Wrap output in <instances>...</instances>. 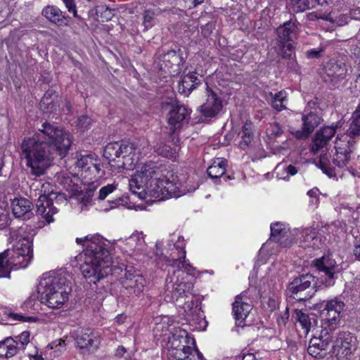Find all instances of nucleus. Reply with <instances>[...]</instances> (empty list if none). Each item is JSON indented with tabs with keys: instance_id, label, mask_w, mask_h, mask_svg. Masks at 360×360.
I'll return each instance as SVG.
<instances>
[{
	"instance_id": "f257e3e1",
	"label": "nucleus",
	"mask_w": 360,
	"mask_h": 360,
	"mask_svg": "<svg viewBox=\"0 0 360 360\" xmlns=\"http://www.w3.org/2000/svg\"><path fill=\"white\" fill-rule=\"evenodd\" d=\"M129 185L131 192L140 198L149 193L160 200L179 198L198 187V184L192 182L186 174L167 172L165 175L162 167L152 162L145 164L129 180Z\"/></svg>"
},
{
	"instance_id": "f03ea898",
	"label": "nucleus",
	"mask_w": 360,
	"mask_h": 360,
	"mask_svg": "<svg viewBox=\"0 0 360 360\" xmlns=\"http://www.w3.org/2000/svg\"><path fill=\"white\" fill-rule=\"evenodd\" d=\"M76 243L84 247V259L81 271L89 283L96 284L110 271L111 246L99 235L77 238Z\"/></svg>"
},
{
	"instance_id": "7ed1b4c3",
	"label": "nucleus",
	"mask_w": 360,
	"mask_h": 360,
	"mask_svg": "<svg viewBox=\"0 0 360 360\" xmlns=\"http://www.w3.org/2000/svg\"><path fill=\"white\" fill-rule=\"evenodd\" d=\"M360 136V105L354 112L352 122L347 133L338 134L335 141L333 155L325 153L319 158L321 169L329 177L336 176V167L343 169L351 159L356 137Z\"/></svg>"
},
{
	"instance_id": "20e7f679",
	"label": "nucleus",
	"mask_w": 360,
	"mask_h": 360,
	"mask_svg": "<svg viewBox=\"0 0 360 360\" xmlns=\"http://www.w3.org/2000/svg\"><path fill=\"white\" fill-rule=\"evenodd\" d=\"M174 247L178 252L177 258L171 255L172 259L169 262L170 266L177 268V269L174 270L172 275H169L165 281V300L167 302H171L187 297L188 294L191 293L193 287L192 283L184 281L183 278L180 279L182 274L181 269H184L188 273L193 269V266L185 260V243L182 237H179Z\"/></svg>"
},
{
	"instance_id": "39448f33",
	"label": "nucleus",
	"mask_w": 360,
	"mask_h": 360,
	"mask_svg": "<svg viewBox=\"0 0 360 360\" xmlns=\"http://www.w3.org/2000/svg\"><path fill=\"white\" fill-rule=\"evenodd\" d=\"M21 158L36 176L42 175L50 164L51 152L37 136L25 139L21 143Z\"/></svg>"
},
{
	"instance_id": "423d86ee",
	"label": "nucleus",
	"mask_w": 360,
	"mask_h": 360,
	"mask_svg": "<svg viewBox=\"0 0 360 360\" xmlns=\"http://www.w3.org/2000/svg\"><path fill=\"white\" fill-rule=\"evenodd\" d=\"M34 134L51 153L55 151L61 156L67 154L72 143L68 131L48 122H44Z\"/></svg>"
},
{
	"instance_id": "0eeeda50",
	"label": "nucleus",
	"mask_w": 360,
	"mask_h": 360,
	"mask_svg": "<svg viewBox=\"0 0 360 360\" xmlns=\"http://www.w3.org/2000/svg\"><path fill=\"white\" fill-rule=\"evenodd\" d=\"M167 357L169 360H203L202 354L195 347V340L185 330H176L169 338Z\"/></svg>"
},
{
	"instance_id": "6e6552de",
	"label": "nucleus",
	"mask_w": 360,
	"mask_h": 360,
	"mask_svg": "<svg viewBox=\"0 0 360 360\" xmlns=\"http://www.w3.org/2000/svg\"><path fill=\"white\" fill-rule=\"evenodd\" d=\"M24 232L21 227L18 230L12 231L10 233L12 240H15L13 244V254L11 255L9 252L8 256L11 269L13 267L25 268L32 259V243L30 238L22 236Z\"/></svg>"
},
{
	"instance_id": "1a4fd4ad",
	"label": "nucleus",
	"mask_w": 360,
	"mask_h": 360,
	"mask_svg": "<svg viewBox=\"0 0 360 360\" xmlns=\"http://www.w3.org/2000/svg\"><path fill=\"white\" fill-rule=\"evenodd\" d=\"M316 285L315 277L310 274H306L294 278L289 284L288 290L294 299L305 301L315 294Z\"/></svg>"
},
{
	"instance_id": "9d476101",
	"label": "nucleus",
	"mask_w": 360,
	"mask_h": 360,
	"mask_svg": "<svg viewBox=\"0 0 360 360\" xmlns=\"http://www.w3.org/2000/svg\"><path fill=\"white\" fill-rule=\"evenodd\" d=\"M191 110L186 105L179 101H174L169 105L167 120V130L166 133L169 136H173L177 133L184 123L190 120Z\"/></svg>"
},
{
	"instance_id": "9b49d317",
	"label": "nucleus",
	"mask_w": 360,
	"mask_h": 360,
	"mask_svg": "<svg viewBox=\"0 0 360 360\" xmlns=\"http://www.w3.org/2000/svg\"><path fill=\"white\" fill-rule=\"evenodd\" d=\"M185 60L181 49H171L160 56L158 66L160 70L170 76H176L181 72Z\"/></svg>"
},
{
	"instance_id": "f8f14e48",
	"label": "nucleus",
	"mask_w": 360,
	"mask_h": 360,
	"mask_svg": "<svg viewBox=\"0 0 360 360\" xmlns=\"http://www.w3.org/2000/svg\"><path fill=\"white\" fill-rule=\"evenodd\" d=\"M70 281L64 272L44 274L37 288L40 300L48 297V295H53V293L58 291V288L65 286L64 285Z\"/></svg>"
},
{
	"instance_id": "ddd939ff",
	"label": "nucleus",
	"mask_w": 360,
	"mask_h": 360,
	"mask_svg": "<svg viewBox=\"0 0 360 360\" xmlns=\"http://www.w3.org/2000/svg\"><path fill=\"white\" fill-rule=\"evenodd\" d=\"M333 225H326L321 226L320 229L319 226H314V225L304 228L299 231L297 234L300 245L304 248H311L313 249H320L323 246V233L326 231L330 233L333 231Z\"/></svg>"
},
{
	"instance_id": "4468645a",
	"label": "nucleus",
	"mask_w": 360,
	"mask_h": 360,
	"mask_svg": "<svg viewBox=\"0 0 360 360\" xmlns=\"http://www.w3.org/2000/svg\"><path fill=\"white\" fill-rule=\"evenodd\" d=\"M75 165L81 169V175L88 184L94 183L103 174L99 160L92 155L77 156Z\"/></svg>"
},
{
	"instance_id": "2eb2a0df",
	"label": "nucleus",
	"mask_w": 360,
	"mask_h": 360,
	"mask_svg": "<svg viewBox=\"0 0 360 360\" xmlns=\"http://www.w3.org/2000/svg\"><path fill=\"white\" fill-rule=\"evenodd\" d=\"M297 25L292 20L287 21L277 28L278 37V46L281 49V56L284 58H289L293 52V46L290 43L296 35Z\"/></svg>"
},
{
	"instance_id": "dca6fc26",
	"label": "nucleus",
	"mask_w": 360,
	"mask_h": 360,
	"mask_svg": "<svg viewBox=\"0 0 360 360\" xmlns=\"http://www.w3.org/2000/svg\"><path fill=\"white\" fill-rule=\"evenodd\" d=\"M314 265L321 275L322 283L326 286H332L335 282V274L338 272V266L331 255H323L316 259Z\"/></svg>"
},
{
	"instance_id": "f3484780",
	"label": "nucleus",
	"mask_w": 360,
	"mask_h": 360,
	"mask_svg": "<svg viewBox=\"0 0 360 360\" xmlns=\"http://www.w3.org/2000/svg\"><path fill=\"white\" fill-rule=\"evenodd\" d=\"M345 306V303L337 297L326 301L322 314L324 316L325 324L330 330H334L339 324Z\"/></svg>"
},
{
	"instance_id": "a211bd4d",
	"label": "nucleus",
	"mask_w": 360,
	"mask_h": 360,
	"mask_svg": "<svg viewBox=\"0 0 360 360\" xmlns=\"http://www.w3.org/2000/svg\"><path fill=\"white\" fill-rule=\"evenodd\" d=\"M337 124L324 126L316 131L310 146V151L313 154H317L321 150L328 146L337 131Z\"/></svg>"
},
{
	"instance_id": "6ab92c4d",
	"label": "nucleus",
	"mask_w": 360,
	"mask_h": 360,
	"mask_svg": "<svg viewBox=\"0 0 360 360\" xmlns=\"http://www.w3.org/2000/svg\"><path fill=\"white\" fill-rule=\"evenodd\" d=\"M75 342L80 349L94 352L98 349L101 341L98 333L91 328H85L77 332Z\"/></svg>"
},
{
	"instance_id": "aec40b11",
	"label": "nucleus",
	"mask_w": 360,
	"mask_h": 360,
	"mask_svg": "<svg viewBox=\"0 0 360 360\" xmlns=\"http://www.w3.org/2000/svg\"><path fill=\"white\" fill-rule=\"evenodd\" d=\"M232 305L236 325L238 327H244L245 320L252 309V304L248 302V298L245 295L240 294L236 297Z\"/></svg>"
},
{
	"instance_id": "412c9836",
	"label": "nucleus",
	"mask_w": 360,
	"mask_h": 360,
	"mask_svg": "<svg viewBox=\"0 0 360 360\" xmlns=\"http://www.w3.org/2000/svg\"><path fill=\"white\" fill-rule=\"evenodd\" d=\"M356 338L349 332H342L338 334L333 345V353L335 355L347 356L355 349Z\"/></svg>"
},
{
	"instance_id": "4be33fe9",
	"label": "nucleus",
	"mask_w": 360,
	"mask_h": 360,
	"mask_svg": "<svg viewBox=\"0 0 360 360\" xmlns=\"http://www.w3.org/2000/svg\"><path fill=\"white\" fill-rule=\"evenodd\" d=\"M123 286L131 293L139 294L143 290L146 281L143 276L132 267H127L122 280Z\"/></svg>"
},
{
	"instance_id": "5701e85b",
	"label": "nucleus",
	"mask_w": 360,
	"mask_h": 360,
	"mask_svg": "<svg viewBox=\"0 0 360 360\" xmlns=\"http://www.w3.org/2000/svg\"><path fill=\"white\" fill-rule=\"evenodd\" d=\"M222 108V102L217 94L207 86V99L205 103L200 106V112L207 117L216 116Z\"/></svg>"
},
{
	"instance_id": "b1692460",
	"label": "nucleus",
	"mask_w": 360,
	"mask_h": 360,
	"mask_svg": "<svg viewBox=\"0 0 360 360\" xmlns=\"http://www.w3.org/2000/svg\"><path fill=\"white\" fill-rule=\"evenodd\" d=\"M64 285L63 287H60V288H58V291L53 293V295H48V297L41 300V302L46 304L49 308H60L68 300V295L72 290L70 281Z\"/></svg>"
},
{
	"instance_id": "393cba45",
	"label": "nucleus",
	"mask_w": 360,
	"mask_h": 360,
	"mask_svg": "<svg viewBox=\"0 0 360 360\" xmlns=\"http://www.w3.org/2000/svg\"><path fill=\"white\" fill-rule=\"evenodd\" d=\"M37 212L41 218L50 224L53 221V216L58 212V209L53 205V200L46 194H40L36 202Z\"/></svg>"
},
{
	"instance_id": "a878e982",
	"label": "nucleus",
	"mask_w": 360,
	"mask_h": 360,
	"mask_svg": "<svg viewBox=\"0 0 360 360\" xmlns=\"http://www.w3.org/2000/svg\"><path fill=\"white\" fill-rule=\"evenodd\" d=\"M302 120V131L297 132V137L303 139L307 138L322 121L321 117L316 111L304 112Z\"/></svg>"
},
{
	"instance_id": "bb28decb",
	"label": "nucleus",
	"mask_w": 360,
	"mask_h": 360,
	"mask_svg": "<svg viewBox=\"0 0 360 360\" xmlns=\"http://www.w3.org/2000/svg\"><path fill=\"white\" fill-rule=\"evenodd\" d=\"M12 212L17 218L29 219L34 214L32 212L33 205L28 199L20 198H15L11 202Z\"/></svg>"
},
{
	"instance_id": "cd10ccee",
	"label": "nucleus",
	"mask_w": 360,
	"mask_h": 360,
	"mask_svg": "<svg viewBox=\"0 0 360 360\" xmlns=\"http://www.w3.org/2000/svg\"><path fill=\"white\" fill-rule=\"evenodd\" d=\"M196 75V72H192L181 76L179 83L180 94L187 96L200 84L201 80Z\"/></svg>"
},
{
	"instance_id": "c85d7f7f",
	"label": "nucleus",
	"mask_w": 360,
	"mask_h": 360,
	"mask_svg": "<svg viewBox=\"0 0 360 360\" xmlns=\"http://www.w3.org/2000/svg\"><path fill=\"white\" fill-rule=\"evenodd\" d=\"M227 160L223 158H217L212 165L207 168V172L208 176L214 180L223 179L225 181L231 179L230 176L224 175Z\"/></svg>"
},
{
	"instance_id": "c756f323",
	"label": "nucleus",
	"mask_w": 360,
	"mask_h": 360,
	"mask_svg": "<svg viewBox=\"0 0 360 360\" xmlns=\"http://www.w3.org/2000/svg\"><path fill=\"white\" fill-rule=\"evenodd\" d=\"M120 150V156L125 158L128 155L133 154L146 153V150H144V146L142 148L141 147L145 144L144 141H138L134 142H130L129 141H119Z\"/></svg>"
},
{
	"instance_id": "7c9ffc66",
	"label": "nucleus",
	"mask_w": 360,
	"mask_h": 360,
	"mask_svg": "<svg viewBox=\"0 0 360 360\" xmlns=\"http://www.w3.org/2000/svg\"><path fill=\"white\" fill-rule=\"evenodd\" d=\"M20 351L18 340L8 337L0 341V357L9 359L14 356Z\"/></svg>"
},
{
	"instance_id": "2f4dec72",
	"label": "nucleus",
	"mask_w": 360,
	"mask_h": 360,
	"mask_svg": "<svg viewBox=\"0 0 360 360\" xmlns=\"http://www.w3.org/2000/svg\"><path fill=\"white\" fill-rule=\"evenodd\" d=\"M240 141L238 143V147L243 150L249 149L254 139V132L251 122H245L239 133Z\"/></svg>"
},
{
	"instance_id": "473e14b6",
	"label": "nucleus",
	"mask_w": 360,
	"mask_h": 360,
	"mask_svg": "<svg viewBox=\"0 0 360 360\" xmlns=\"http://www.w3.org/2000/svg\"><path fill=\"white\" fill-rule=\"evenodd\" d=\"M329 345V341L327 338L323 339L321 338H313L310 340L309 345L308 347V353L317 358L322 356L321 354V351H326Z\"/></svg>"
},
{
	"instance_id": "72a5a7b5",
	"label": "nucleus",
	"mask_w": 360,
	"mask_h": 360,
	"mask_svg": "<svg viewBox=\"0 0 360 360\" xmlns=\"http://www.w3.org/2000/svg\"><path fill=\"white\" fill-rule=\"evenodd\" d=\"M41 14L47 20L54 24L61 25L64 23L65 17L62 11L55 6H45L41 11Z\"/></svg>"
},
{
	"instance_id": "f704fd0d",
	"label": "nucleus",
	"mask_w": 360,
	"mask_h": 360,
	"mask_svg": "<svg viewBox=\"0 0 360 360\" xmlns=\"http://www.w3.org/2000/svg\"><path fill=\"white\" fill-rule=\"evenodd\" d=\"M326 74L331 79H342L347 74L346 65L343 63H330L326 68Z\"/></svg>"
},
{
	"instance_id": "c9c22d12",
	"label": "nucleus",
	"mask_w": 360,
	"mask_h": 360,
	"mask_svg": "<svg viewBox=\"0 0 360 360\" xmlns=\"http://www.w3.org/2000/svg\"><path fill=\"white\" fill-rule=\"evenodd\" d=\"M266 99L269 102H271V106L275 110L277 111H281L285 108L284 102L287 100V93L284 90L275 94L269 92L266 96Z\"/></svg>"
},
{
	"instance_id": "e433bc0d",
	"label": "nucleus",
	"mask_w": 360,
	"mask_h": 360,
	"mask_svg": "<svg viewBox=\"0 0 360 360\" xmlns=\"http://www.w3.org/2000/svg\"><path fill=\"white\" fill-rule=\"evenodd\" d=\"M160 9L155 6L146 7L143 11V24L144 30H147L155 23V18L159 14Z\"/></svg>"
},
{
	"instance_id": "4c0bfd02",
	"label": "nucleus",
	"mask_w": 360,
	"mask_h": 360,
	"mask_svg": "<svg viewBox=\"0 0 360 360\" xmlns=\"http://www.w3.org/2000/svg\"><path fill=\"white\" fill-rule=\"evenodd\" d=\"M287 233L288 230L284 224L276 222L271 225V240L276 243H281V239L283 238Z\"/></svg>"
},
{
	"instance_id": "58836bf2",
	"label": "nucleus",
	"mask_w": 360,
	"mask_h": 360,
	"mask_svg": "<svg viewBox=\"0 0 360 360\" xmlns=\"http://www.w3.org/2000/svg\"><path fill=\"white\" fill-rule=\"evenodd\" d=\"M9 250H5L0 253V278L11 277V267L8 259Z\"/></svg>"
},
{
	"instance_id": "ea45409f",
	"label": "nucleus",
	"mask_w": 360,
	"mask_h": 360,
	"mask_svg": "<svg viewBox=\"0 0 360 360\" xmlns=\"http://www.w3.org/2000/svg\"><path fill=\"white\" fill-rule=\"evenodd\" d=\"M119 141L111 142L106 145L103 151V155L110 161L115 160L120 156V150Z\"/></svg>"
},
{
	"instance_id": "a19ab883",
	"label": "nucleus",
	"mask_w": 360,
	"mask_h": 360,
	"mask_svg": "<svg viewBox=\"0 0 360 360\" xmlns=\"http://www.w3.org/2000/svg\"><path fill=\"white\" fill-rule=\"evenodd\" d=\"M276 170L277 171V175H281L280 178L283 179H288L290 176L296 174L298 172V169L292 165H285L282 164L278 165Z\"/></svg>"
},
{
	"instance_id": "79ce46f5",
	"label": "nucleus",
	"mask_w": 360,
	"mask_h": 360,
	"mask_svg": "<svg viewBox=\"0 0 360 360\" xmlns=\"http://www.w3.org/2000/svg\"><path fill=\"white\" fill-rule=\"evenodd\" d=\"M293 11L303 12L315 6L314 0H291Z\"/></svg>"
},
{
	"instance_id": "37998d69",
	"label": "nucleus",
	"mask_w": 360,
	"mask_h": 360,
	"mask_svg": "<svg viewBox=\"0 0 360 360\" xmlns=\"http://www.w3.org/2000/svg\"><path fill=\"white\" fill-rule=\"evenodd\" d=\"M295 319L300 323L303 329L307 333L311 328V320L308 314L303 313L301 310L295 309Z\"/></svg>"
},
{
	"instance_id": "c03bdc74",
	"label": "nucleus",
	"mask_w": 360,
	"mask_h": 360,
	"mask_svg": "<svg viewBox=\"0 0 360 360\" xmlns=\"http://www.w3.org/2000/svg\"><path fill=\"white\" fill-rule=\"evenodd\" d=\"M96 15L98 18H100L102 21H108L113 16L112 10L104 5L96 6Z\"/></svg>"
},
{
	"instance_id": "a18cd8bd",
	"label": "nucleus",
	"mask_w": 360,
	"mask_h": 360,
	"mask_svg": "<svg viewBox=\"0 0 360 360\" xmlns=\"http://www.w3.org/2000/svg\"><path fill=\"white\" fill-rule=\"evenodd\" d=\"M30 332L25 330L22 332L19 335L15 336L14 338V340H18V343L19 347H20V350H23L25 349V346L30 342Z\"/></svg>"
},
{
	"instance_id": "49530a36",
	"label": "nucleus",
	"mask_w": 360,
	"mask_h": 360,
	"mask_svg": "<svg viewBox=\"0 0 360 360\" xmlns=\"http://www.w3.org/2000/svg\"><path fill=\"white\" fill-rule=\"evenodd\" d=\"M115 188L116 186L114 184H108L107 186L102 187L99 191L98 199L100 200L105 199V198L111 194Z\"/></svg>"
},
{
	"instance_id": "de8ad7c7",
	"label": "nucleus",
	"mask_w": 360,
	"mask_h": 360,
	"mask_svg": "<svg viewBox=\"0 0 360 360\" xmlns=\"http://www.w3.org/2000/svg\"><path fill=\"white\" fill-rule=\"evenodd\" d=\"M267 130L268 133H269L271 136H274V137H278L283 133L281 127L277 122H274V124H271L270 127L267 129Z\"/></svg>"
},
{
	"instance_id": "09e8293b",
	"label": "nucleus",
	"mask_w": 360,
	"mask_h": 360,
	"mask_svg": "<svg viewBox=\"0 0 360 360\" xmlns=\"http://www.w3.org/2000/svg\"><path fill=\"white\" fill-rule=\"evenodd\" d=\"M91 124V119L87 115H82L79 117L77 125L83 130L89 129Z\"/></svg>"
},
{
	"instance_id": "8fccbe9b",
	"label": "nucleus",
	"mask_w": 360,
	"mask_h": 360,
	"mask_svg": "<svg viewBox=\"0 0 360 360\" xmlns=\"http://www.w3.org/2000/svg\"><path fill=\"white\" fill-rule=\"evenodd\" d=\"M62 1L65 4L68 11L72 12L74 16L76 17L77 16V10H76L75 0H62Z\"/></svg>"
},
{
	"instance_id": "3c124183",
	"label": "nucleus",
	"mask_w": 360,
	"mask_h": 360,
	"mask_svg": "<svg viewBox=\"0 0 360 360\" xmlns=\"http://www.w3.org/2000/svg\"><path fill=\"white\" fill-rule=\"evenodd\" d=\"M10 316L13 317L14 320L20 321H22V322L30 321L31 319H33L32 317H30V316H22V314H13V313L10 314Z\"/></svg>"
},
{
	"instance_id": "603ef678",
	"label": "nucleus",
	"mask_w": 360,
	"mask_h": 360,
	"mask_svg": "<svg viewBox=\"0 0 360 360\" xmlns=\"http://www.w3.org/2000/svg\"><path fill=\"white\" fill-rule=\"evenodd\" d=\"M322 51V49H320L319 50L311 49L307 52V56L309 58H317L320 56V54Z\"/></svg>"
},
{
	"instance_id": "864d4df0",
	"label": "nucleus",
	"mask_w": 360,
	"mask_h": 360,
	"mask_svg": "<svg viewBox=\"0 0 360 360\" xmlns=\"http://www.w3.org/2000/svg\"><path fill=\"white\" fill-rule=\"evenodd\" d=\"M93 196L94 189L89 188L86 191V195L82 199V202L84 203V205H86L88 203H89Z\"/></svg>"
},
{
	"instance_id": "5fc2aeb1",
	"label": "nucleus",
	"mask_w": 360,
	"mask_h": 360,
	"mask_svg": "<svg viewBox=\"0 0 360 360\" xmlns=\"http://www.w3.org/2000/svg\"><path fill=\"white\" fill-rule=\"evenodd\" d=\"M312 109L314 110L313 111L318 112L316 103L314 101H309V102H308L306 108L304 109V112H309V110H310V111H312L311 110Z\"/></svg>"
},
{
	"instance_id": "6e6d98bb",
	"label": "nucleus",
	"mask_w": 360,
	"mask_h": 360,
	"mask_svg": "<svg viewBox=\"0 0 360 360\" xmlns=\"http://www.w3.org/2000/svg\"><path fill=\"white\" fill-rule=\"evenodd\" d=\"M315 5L317 4L319 5L323 6V4L330 3H333V0H314Z\"/></svg>"
},
{
	"instance_id": "4d7b16f0",
	"label": "nucleus",
	"mask_w": 360,
	"mask_h": 360,
	"mask_svg": "<svg viewBox=\"0 0 360 360\" xmlns=\"http://www.w3.org/2000/svg\"><path fill=\"white\" fill-rule=\"evenodd\" d=\"M307 194H308L310 197H312V198H316L317 195H318V190H317V189H311V190H309V191L307 192Z\"/></svg>"
},
{
	"instance_id": "13d9d810",
	"label": "nucleus",
	"mask_w": 360,
	"mask_h": 360,
	"mask_svg": "<svg viewBox=\"0 0 360 360\" xmlns=\"http://www.w3.org/2000/svg\"><path fill=\"white\" fill-rule=\"evenodd\" d=\"M241 360H255V356L252 354H248L244 355Z\"/></svg>"
},
{
	"instance_id": "bf43d9fd",
	"label": "nucleus",
	"mask_w": 360,
	"mask_h": 360,
	"mask_svg": "<svg viewBox=\"0 0 360 360\" xmlns=\"http://www.w3.org/2000/svg\"><path fill=\"white\" fill-rule=\"evenodd\" d=\"M289 318V312H288V309L286 308L285 309V312L284 313V314L281 317V319L283 321V323H285V320L288 319Z\"/></svg>"
},
{
	"instance_id": "052dcab7",
	"label": "nucleus",
	"mask_w": 360,
	"mask_h": 360,
	"mask_svg": "<svg viewBox=\"0 0 360 360\" xmlns=\"http://www.w3.org/2000/svg\"><path fill=\"white\" fill-rule=\"evenodd\" d=\"M110 208L112 209V208H115L118 205L119 200H112V201L110 202Z\"/></svg>"
},
{
	"instance_id": "680f3d73",
	"label": "nucleus",
	"mask_w": 360,
	"mask_h": 360,
	"mask_svg": "<svg viewBox=\"0 0 360 360\" xmlns=\"http://www.w3.org/2000/svg\"><path fill=\"white\" fill-rule=\"evenodd\" d=\"M125 351H126V350H125L124 347H119V348L117 349V354L122 355V354L125 352Z\"/></svg>"
},
{
	"instance_id": "e2e57ef3",
	"label": "nucleus",
	"mask_w": 360,
	"mask_h": 360,
	"mask_svg": "<svg viewBox=\"0 0 360 360\" xmlns=\"http://www.w3.org/2000/svg\"><path fill=\"white\" fill-rule=\"evenodd\" d=\"M325 19H326L327 20L333 21V22L335 21L331 17H329V16H327Z\"/></svg>"
},
{
	"instance_id": "0e129e2a",
	"label": "nucleus",
	"mask_w": 360,
	"mask_h": 360,
	"mask_svg": "<svg viewBox=\"0 0 360 360\" xmlns=\"http://www.w3.org/2000/svg\"><path fill=\"white\" fill-rule=\"evenodd\" d=\"M36 184V188H38L39 186H41V184L40 182H37Z\"/></svg>"
},
{
	"instance_id": "69168bd1",
	"label": "nucleus",
	"mask_w": 360,
	"mask_h": 360,
	"mask_svg": "<svg viewBox=\"0 0 360 360\" xmlns=\"http://www.w3.org/2000/svg\"><path fill=\"white\" fill-rule=\"evenodd\" d=\"M66 106H67L68 110H70V104L67 103Z\"/></svg>"
},
{
	"instance_id": "338daca9",
	"label": "nucleus",
	"mask_w": 360,
	"mask_h": 360,
	"mask_svg": "<svg viewBox=\"0 0 360 360\" xmlns=\"http://www.w3.org/2000/svg\"><path fill=\"white\" fill-rule=\"evenodd\" d=\"M344 23H345L344 22H338V25H344Z\"/></svg>"
},
{
	"instance_id": "774afa93",
	"label": "nucleus",
	"mask_w": 360,
	"mask_h": 360,
	"mask_svg": "<svg viewBox=\"0 0 360 360\" xmlns=\"http://www.w3.org/2000/svg\"><path fill=\"white\" fill-rule=\"evenodd\" d=\"M47 95H48V92H46V93L45 94L44 96H45V97H46V96H47Z\"/></svg>"
}]
</instances>
